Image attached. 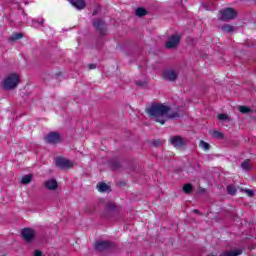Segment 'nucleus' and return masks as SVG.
I'll return each instance as SVG.
<instances>
[{"label":"nucleus","instance_id":"1","mask_svg":"<svg viewBox=\"0 0 256 256\" xmlns=\"http://www.w3.org/2000/svg\"><path fill=\"white\" fill-rule=\"evenodd\" d=\"M147 113L152 121H156V123H160V125H165L168 119L179 118V112H173L169 106L163 104L150 106L147 108Z\"/></svg>","mask_w":256,"mask_h":256},{"label":"nucleus","instance_id":"2","mask_svg":"<svg viewBox=\"0 0 256 256\" xmlns=\"http://www.w3.org/2000/svg\"><path fill=\"white\" fill-rule=\"evenodd\" d=\"M20 82L19 74L12 73L9 74L2 82V85L6 91H11L15 89Z\"/></svg>","mask_w":256,"mask_h":256},{"label":"nucleus","instance_id":"3","mask_svg":"<svg viewBox=\"0 0 256 256\" xmlns=\"http://www.w3.org/2000/svg\"><path fill=\"white\" fill-rule=\"evenodd\" d=\"M236 18H237V11H235V9L233 8H226V9L220 10L219 12V19H221V21H229Z\"/></svg>","mask_w":256,"mask_h":256},{"label":"nucleus","instance_id":"4","mask_svg":"<svg viewBox=\"0 0 256 256\" xmlns=\"http://www.w3.org/2000/svg\"><path fill=\"white\" fill-rule=\"evenodd\" d=\"M55 163L56 167H59V169H71V167L75 166V163L63 157L56 158Z\"/></svg>","mask_w":256,"mask_h":256},{"label":"nucleus","instance_id":"5","mask_svg":"<svg viewBox=\"0 0 256 256\" xmlns=\"http://www.w3.org/2000/svg\"><path fill=\"white\" fill-rule=\"evenodd\" d=\"M181 41V36L178 34L172 35L170 38H168V41L166 42V49H175L177 45H179V42Z\"/></svg>","mask_w":256,"mask_h":256},{"label":"nucleus","instance_id":"6","mask_svg":"<svg viewBox=\"0 0 256 256\" xmlns=\"http://www.w3.org/2000/svg\"><path fill=\"white\" fill-rule=\"evenodd\" d=\"M46 143H50L51 145H55L56 143H61V135L57 132H51L45 136Z\"/></svg>","mask_w":256,"mask_h":256},{"label":"nucleus","instance_id":"7","mask_svg":"<svg viewBox=\"0 0 256 256\" xmlns=\"http://www.w3.org/2000/svg\"><path fill=\"white\" fill-rule=\"evenodd\" d=\"M22 237L24 241H27L28 243L33 241L35 239V231L31 228H25L22 230Z\"/></svg>","mask_w":256,"mask_h":256},{"label":"nucleus","instance_id":"8","mask_svg":"<svg viewBox=\"0 0 256 256\" xmlns=\"http://www.w3.org/2000/svg\"><path fill=\"white\" fill-rule=\"evenodd\" d=\"M111 247H113V243L109 241H99L95 244L96 251H107Z\"/></svg>","mask_w":256,"mask_h":256},{"label":"nucleus","instance_id":"9","mask_svg":"<svg viewBox=\"0 0 256 256\" xmlns=\"http://www.w3.org/2000/svg\"><path fill=\"white\" fill-rule=\"evenodd\" d=\"M170 142L173 145V147H176V149H181L185 145V140L181 138V136H173L170 138Z\"/></svg>","mask_w":256,"mask_h":256},{"label":"nucleus","instance_id":"10","mask_svg":"<svg viewBox=\"0 0 256 256\" xmlns=\"http://www.w3.org/2000/svg\"><path fill=\"white\" fill-rule=\"evenodd\" d=\"M69 3L72 7L78 9V11L85 9L87 5V3H85V0H69Z\"/></svg>","mask_w":256,"mask_h":256},{"label":"nucleus","instance_id":"11","mask_svg":"<svg viewBox=\"0 0 256 256\" xmlns=\"http://www.w3.org/2000/svg\"><path fill=\"white\" fill-rule=\"evenodd\" d=\"M44 187H46L49 191H55V189L59 187V184L57 183V180L50 179L44 182Z\"/></svg>","mask_w":256,"mask_h":256},{"label":"nucleus","instance_id":"12","mask_svg":"<svg viewBox=\"0 0 256 256\" xmlns=\"http://www.w3.org/2000/svg\"><path fill=\"white\" fill-rule=\"evenodd\" d=\"M163 76L167 81H175V79H177V73H175L173 70L164 71Z\"/></svg>","mask_w":256,"mask_h":256},{"label":"nucleus","instance_id":"13","mask_svg":"<svg viewBox=\"0 0 256 256\" xmlns=\"http://www.w3.org/2000/svg\"><path fill=\"white\" fill-rule=\"evenodd\" d=\"M93 26L95 27V29L100 31V33H103V29H105V22L98 19L93 22Z\"/></svg>","mask_w":256,"mask_h":256},{"label":"nucleus","instance_id":"14","mask_svg":"<svg viewBox=\"0 0 256 256\" xmlns=\"http://www.w3.org/2000/svg\"><path fill=\"white\" fill-rule=\"evenodd\" d=\"M97 189L100 193H109L111 191V187L106 183H100L97 185Z\"/></svg>","mask_w":256,"mask_h":256},{"label":"nucleus","instance_id":"15","mask_svg":"<svg viewBox=\"0 0 256 256\" xmlns=\"http://www.w3.org/2000/svg\"><path fill=\"white\" fill-rule=\"evenodd\" d=\"M105 211L106 213H115V211H117V206L113 203H109L106 205Z\"/></svg>","mask_w":256,"mask_h":256},{"label":"nucleus","instance_id":"16","mask_svg":"<svg viewBox=\"0 0 256 256\" xmlns=\"http://www.w3.org/2000/svg\"><path fill=\"white\" fill-rule=\"evenodd\" d=\"M217 119L219 121H225L226 123H230L231 121V117L227 114H218Z\"/></svg>","mask_w":256,"mask_h":256},{"label":"nucleus","instance_id":"17","mask_svg":"<svg viewBox=\"0 0 256 256\" xmlns=\"http://www.w3.org/2000/svg\"><path fill=\"white\" fill-rule=\"evenodd\" d=\"M31 179H33L31 174L23 176L21 180L22 185H28V183H31Z\"/></svg>","mask_w":256,"mask_h":256},{"label":"nucleus","instance_id":"18","mask_svg":"<svg viewBox=\"0 0 256 256\" xmlns=\"http://www.w3.org/2000/svg\"><path fill=\"white\" fill-rule=\"evenodd\" d=\"M241 168L244 171H249L251 169V160H245L244 162L241 163Z\"/></svg>","mask_w":256,"mask_h":256},{"label":"nucleus","instance_id":"19","mask_svg":"<svg viewBox=\"0 0 256 256\" xmlns=\"http://www.w3.org/2000/svg\"><path fill=\"white\" fill-rule=\"evenodd\" d=\"M137 17H145L147 15V10L145 8H138L136 9Z\"/></svg>","mask_w":256,"mask_h":256},{"label":"nucleus","instance_id":"20","mask_svg":"<svg viewBox=\"0 0 256 256\" xmlns=\"http://www.w3.org/2000/svg\"><path fill=\"white\" fill-rule=\"evenodd\" d=\"M199 147H201V149H203L204 151H209V143L201 140L199 143Z\"/></svg>","mask_w":256,"mask_h":256},{"label":"nucleus","instance_id":"21","mask_svg":"<svg viewBox=\"0 0 256 256\" xmlns=\"http://www.w3.org/2000/svg\"><path fill=\"white\" fill-rule=\"evenodd\" d=\"M234 30L233 26L227 24V25H224L222 27V31H224V33H232V31Z\"/></svg>","mask_w":256,"mask_h":256},{"label":"nucleus","instance_id":"22","mask_svg":"<svg viewBox=\"0 0 256 256\" xmlns=\"http://www.w3.org/2000/svg\"><path fill=\"white\" fill-rule=\"evenodd\" d=\"M23 34L22 33H15L10 37V41H18V39H22Z\"/></svg>","mask_w":256,"mask_h":256},{"label":"nucleus","instance_id":"23","mask_svg":"<svg viewBox=\"0 0 256 256\" xmlns=\"http://www.w3.org/2000/svg\"><path fill=\"white\" fill-rule=\"evenodd\" d=\"M238 110L240 111V113H251V108L247 107V106H239Z\"/></svg>","mask_w":256,"mask_h":256},{"label":"nucleus","instance_id":"24","mask_svg":"<svg viewBox=\"0 0 256 256\" xmlns=\"http://www.w3.org/2000/svg\"><path fill=\"white\" fill-rule=\"evenodd\" d=\"M227 191H228L229 195H235V193H237V189L233 185L228 186Z\"/></svg>","mask_w":256,"mask_h":256},{"label":"nucleus","instance_id":"25","mask_svg":"<svg viewBox=\"0 0 256 256\" xmlns=\"http://www.w3.org/2000/svg\"><path fill=\"white\" fill-rule=\"evenodd\" d=\"M183 191L184 193H190L191 191H193V186L191 184H185L183 187Z\"/></svg>","mask_w":256,"mask_h":256},{"label":"nucleus","instance_id":"26","mask_svg":"<svg viewBox=\"0 0 256 256\" xmlns=\"http://www.w3.org/2000/svg\"><path fill=\"white\" fill-rule=\"evenodd\" d=\"M212 136L215 137L216 139H223V133L219 131H214Z\"/></svg>","mask_w":256,"mask_h":256},{"label":"nucleus","instance_id":"27","mask_svg":"<svg viewBox=\"0 0 256 256\" xmlns=\"http://www.w3.org/2000/svg\"><path fill=\"white\" fill-rule=\"evenodd\" d=\"M245 193L248 195V197H253V195H255V192L253 190H250V189H246Z\"/></svg>","mask_w":256,"mask_h":256},{"label":"nucleus","instance_id":"28","mask_svg":"<svg viewBox=\"0 0 256 256\" xmlns=\"http://www.w3.org/2000/svg\"><path fill=\"white\" fill-rule=\"evenodd\" d=\"M34 256H43V253L40 250H36Z\"/></svg>","mask_w":256,"mask_h":256},{"label":"nucleus","instance_id":"29","mask_svg":"<svg viewBox=\"0 0 256 256\" xmlns=\"http://www.w3.org/2000/svg\"><path fill=\"white\" fill-rule=\"evenodd\" d=\"M39 25H43V23H45L44 19H40V21H38Z\"/></svg>","mask_w":256,"mask_h":256},{"label":"nucleus","instance_id":"30","mask_svg":"<svg viewBox=\"0 0 256 256\" xmlns=\"http://www.w3.org/2000/svg\"><path fill=\"white\" fill-rule=\"evenodd\" d=\"M89 68H90V69H95V64H90V65H89Z\"/></svg>","mask_w":256,"mask_h":256},{"label":"nucleus","instance_id":"31","mask_svg":"<svg viewBox=\"0 0 256 256\" xmlns=\"http://www.w3.org/2000/svg\"><path fill=\"white\" fill-rule=\"evenodd\" d=\"M136 85H145V83L136 82Z\"/></svg>","mask_w":256,"mask_h":256},{"label":"nucleus","instance_id":"32","mask_svg":"<svg viewBox=\"0 0 256 256\" xmlns=\"http://www.w3.org/2000/svg\"><path fill=\"white\" fill-rule=\"evenodd\" d=\"M93 15H97V12H93Z\"/></svg>","mask_w":256,"mask_h":256}]
</instances>
